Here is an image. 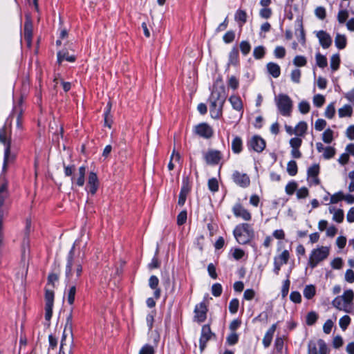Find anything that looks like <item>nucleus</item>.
Segmentation results:
<instances>
[{
  "instance_id": "1",
  "label": "nucleus",
  "mask_w": 354,
  "mask_h": 354,
  "mask_svg": "<svg viewBox=\"0 0 354 354\" xmlns=\"http://www.w3.org/2000/svg\"><path fill=\"white\" fill-rule=\"evenodd\" d=\"M226 100L225 86L221 77L214 82L209 97V110L212 118L218 119L222 116L223 105Z\"/></svg>"
},
{
  "instance_id": "2",
  "label": "nucleus",
  "mask_w": 354,
  "mask_h": 354,
  "mask_svg": "<svg viewBox=\"0 0 354 354\" xmlns=\"http://www.w3.org/2000/svg\"><path fill=\"white\" fill-rule=\"evenodd\" d=\"M74 253L75 244H73L68 253L65 268L66 279L68 283L72 281L73 279L75 281H77L82 273V263L74 258Z\"/></svg>"
},
{
  "instance_id": "3",
  "label": "nucleus",
  "mask_w": 354,
  "mask_h": 354,
  "mask_svg": "<svg viewBox=\"0 0 354 354\" xmlns=\"http://www.w3.org/2000/svg\"><path fill=\"white\" fill-rule=\"evenodd\" d=\"M354 292L349 289L345 290L344 294L341 296H337L332 301V305L344 312L351 313L354 311Z\"/></svg>"
},
{
  "instance_id": "4",
  "label": "nucleus",
  "mask_w": 354,
  "mask_h": 354,
  "mask_svg": "<svg viewBox=\"0 0 354 354\" xmlns=\"http://www.w3.org/2000/svg\"><path fill=\"white\" fill-rule=\"evenodd\" d=\"M234 235L240 244L248 243L254 235V231L248 223H243L236 227L234 230Z\"/></svg>"
},
{
  "instance_id": "5",
  "label": "nucleus",
  "mask_w": 354,
  "mask_h": 354,
  "mask_svg": "<svg viewBox=\"0 0 354 354\" xmlns=\"http://www.w3.org/2000/svg\"><path fill=\"white\" fill-rule=\"evenodd\" d=\"M274 101L282 115L286 117L290 116L292 111V101L288 95L279 94L275 97Z\"/></svg>"
},
{
  "instance_id": "6",
  "label": "nucleus",
  "mask_w": 354,
  "mask_h": 354,
  "mask_svg": "<svg viewBox=\"0 0 354 354\" xmlns=\"http://www.w3.org/2000/svg\"><path fill=\"white\" fill-rule=\"evenodd\" d=\"M329 254V249L328 247L322 246L317 249H314L310 255L308 265L314 268L317 264L326 259Z\"/></svg>"
},
{
  "instance_id": "7",
  "label": "nucleus",
  "mask_w": 354,
  "mask_h": 354,
  "mask_svg": "<svg viewBox=\"0 0 354 354\" xmlns=\"http://www.w3.org/2000/svg\"><path fill=\"white\" fill-rule=\"evenodd\" d=\"M10 131V126H4L0 129V142L6 145L5 154H4V162L3 170L6 169L7 164L9 160L10 154V142L7 140L8 133Z\"/></svg>"
},
{
  "instance_id": "8",
  "label": "nucleus",
  "mask_w": 354,
  "mask_h": 354,
  "mask_svg": "<svg viewBox=\"0 0 354 354\" xmlns=\"http://www.w3.org/2000/svg\"><path fill=\"white\" fill-rule=\"evenodd\" d=\"M213 338H216V335L214 333L209 324H205L202 327L201 335L199 340V347L201 353L205 350L208 341Z\"/></svg>"
},
{
  "instance_id": "9",
  "label": "nucleus",
  "mask_w": 354,
  "mask_h": 354,
  "mask_svg": "<svg viewBox=\"0 0 354 354\" xmlns=\"http://www.w3.org/2000/svg\"><path fill=\"white\" fill-rule=\"evenodd\" d=\"M196 134L205 139H209L213 136L214 131L208 124L203 122L196 125L194 128Z\"/></svg>"
},
{
  "instance_id": "10",
  "label": "nucleus",
  "mask_w": 354,
  "mask_h": 354,
  "mask_svg": "<svg viewBox=\"0 0 354 354\" xmlns=\"http://www.w3.org/2000/svg\"><path fill=\"white\" fill-rule=\"evenodd\" d=\"M100 181L97 174L93 171H91L88 174L86 189L91 195H95L98 189Z\"/></svg>"
},
{
  "instance_id": "11",
  "label": "nucleus",
  "mask_w": 354,
  "mask_h": 354,
  "mask_svg": "<svg viewBox=\"0 0 354 354\" xmlns=\"http://www.w3.org/2000/svg\"><path fill=\"white\" fill-rule=\"evenodd\" d=\"M205 162L208 165H217L222 159V154L220 151L209 149L204 154Z\"/></svg>"
},
{
  "instance_id": "12",
  "label": "nucleus",
  "mask_w": 354,
  "mask_h": 354,
  "mask_svg": "<svg viewBox=\"0 0 354 354\" xmlns=\"http://www.w3.org/2000/svg\"><path fill=\"white\" fill-rule=\"evenodd\" d=\"M207 306L205 302L197 304L194 308V320L201 323L207 318Z\"/></svg>"
},
{
  "instance_id": "13",
  "label": "nucleus",
  "mask_w": 354,
  "mask_h": 354,
  "mask_svg": "<svg viewBox=\"0 0 354 354\" xmlns=\"http://www.w3.org/2000/svg\"><path fill=\"white\" fill-rule=\"evenodd\" d=\"M191 190V185L188 177H184L183 179V186L179 194L178 203L179 205L183 206L187 198V196Z\"/></svg>"
},
{
  "instance_id": "14",
  "label": "nucleus",
  "mask_w": 354,
  "mask_h": 354,
  "mask_svg": "<svg viewBox=\"0 0 354 354\" xmlns=\"http://www.w3.org/2000/svg\"><path fill=\"white\" fill-rule=\"evenodd\" d=\"M248 146L257 152H261L266 147V142L259 136H254L248 141Z\"/></svg>"
},
{
  "instance_id": "15",
  "label": "nucleus",
  "mask_w": 354,
  "mask_h": 354,
  "mask_svg": "<svg viewBox=\"0 0 354 354\" xmlns=\"http://www.w3.org/2000/svg\"><path fill=\"white\" fill-rule=\"evenodd\" d=\"M233 181L238 185L242 187H247L250 184L249 176L244 173H241L235 171L232 174Z\"/></svg>"
},
{
  "instance_id": "16",
  "label": "nucleus",
  "mask_w": 354,
  "mask_h": 354,
  "mask_svg": "<svg viewBox=\"0 0 354 354\" xmlns=\"http://www.w3.org/2000/svg\"><path fill=\"white\" fill-rule=\"evenodd\" d=\"M232 211L235 216L241 217L244 221H250L252 218L251 214L241 204H236L233 207Z\"/></svg>"
},
{
  "instance_id": "17",
  "label": "nucleus",
  "mask_w": 354,
  "mask_h": 354,
  "mask_svg": "<svg viewBox=\"0 0 354 354\" xmlns=\"http://www.w3.org/2000/svg\"><path fill=\"white\" fill-rule=\"evenodd\" d=\"M86 167L81 166L78 169L76 174H74L71 178L72 183L76 184L78 187H82L85 182Z\"/></svg>"
},
{
  "instance_id": "18",
  "label": "nucleus",
  "mask_w": 354,
  "mask_h": 354,
  "mask_svg": "<svg viewBox=\"0 0 354 354\" xmlns=\"http://www.w3.org/2000/svg\"><path fill=\"white\" fill-rule=\"evenodd\" d=\"M316 36L319 39L320 45L324 48H328L331 46L332 38L326 31L319 30L316 33Z\"/></svg>"
},
{
  "instance_id": "19",
  "label": "nucleus",
  "mask_w": 354,
  "mask_h": 354,
  "mask_svg": "<svg viewBox=\"0 0 354 354\" xmlns=\"http://www.w3.org/2000/svg\"><path fill=\"white\" fill-rule=\"evenodd\" d=\"M72 328H73V314H72V311H71L66 318L64 330L62 339L61 341L60 352L64 353V341L66 339V333L68 332V333L72 335Z\"/></svg>"
},
{
  "instance_id": "20",
  "label": "nucleus",
  "mask_w": 354,
  "mask_h": 354,
  "mask_svg": "<svg viewBox=\"0 0 354 354\" xmlns=\"http://www.w3.org/2000/svg\"><path fill=\"white\" fill-rule=\"evenodd\" d=\"M308 178L310 179V182L314 185H317L320 183V180L318 178V174L319 173V167L318 165H313L310 167L308 169Z\"/></svg>"
},
{
  "instance_id": "21",
  "label": "nucleus",
  "mask_w": 354,
  "mask_h": 354,
  "mask_svg": "<svg viewBox=\"0 0 354 354\" xmlns=\"http://www.w3.org/2000/svg\"><path fill=\"white\" fill-rule=\"evenodd\" d=\"M8 183L0 180V207L3 206L5 200L8 197Z\"/></svg>"
},
{
  "instance_id": "22",
  "label": "nucleus",
  "mask_w": 354,
  "mask_h": 354,
  "mask_svg": "<svg viewBox=\"0 0 354 354\" xmlns=\"http://www.w3.org/2000/svg\"><path fill=\"white\" fill-rule=\"evenodd\" d=\"M329 212L333 214V220L338 223H341L344 221V214L342 209H335L334 207H329Z\"/></svg>"
},
{
  "instance_id": "23",
  "label": "nucleus",
  "mask_w": 354,
  "mask_h": 354,
  "mask_svg": "<svg viewBox=\"0 0 354 354\" xmlns=\"http://www.w3.org/2000/svg\"><path fill=\"white\" fill-rule=\"evenodd\" d=\"M268 72L270 75H271L273 77L277 78L279 77L281 74V68L280 66L274 62H269L266 66Z\"/></svg>"
},
{
  "instance_id": "24",
  "label": "nucleus",
  "mask_w": 354,
  "mask_h": 354,
  "mask_svg": "<svg viewBox=\"0 0 354 354\" xmlns=\"http://www.w3.org/2000/svg\"><path fill=\"white\" fill-rule=\"evenodd\" d=\"M307 130V123L305 121H301L295 127V135L298 137H304Z\"/></svg>"
},
{
  "instance_id": "25",
  "label": "nucleus",
  "mask_w": 354,
  "mask_h": 354,
  "mask_svg": "<svg viewBox=\"0 0 354 354\" xmlns=\"http://www.w3.org/2000/svg\"><path fill=\"white\" fill-rule=\"evenodd\" d=\"M239 63V50L234 47L229 54L228 66L230 65L236 66Z\"/></svg>"
},
{
  "instance_id": "26",
  "label": "nucleus",
  "mask_w": 354,
  "mask_h": 354,
  "mask_svg": "<svg viewBox=\"0 0 354 354\" xmlns=\"http://www.w3.org/2000/svg\"><path fill=\"white\" fill-rule=\"evenodd\" d=\"M24 37L26 41L28 47L31 46L32 38V26L29 24H25L24 30Z\"/></svg>"
},
{
  "instance_id": "27",
  "label": "nucleus",
  "mask_w": 354,
  "mask_h": 354,
  "mask_svg": "<svg viewBox=\"0 0 354 354\" xmlns=\"http://www.w3.org/2000/svg\"><path fill=\"white\" fill-rule=\"evenodd\" d=\"M63 60L73 62L75 61V57L74 55H69L67 50H62L57 53V62L59 64H61Z\"/></svg>"
},
{
  "instance_id": "28",
  "label": "nucleus",
  "mask_w": 354,
  "mask_h": 354,
  "mask_svg": "<svg viewBox=\"0 0 354 354\" xmlns=\"http://www.w3.org/2000/svg\"><path fill=\"white\" fill-rule=\"evenodd\" d=\"M247 13L245 10L239 9L236 10L234 19L235 21H236L239 25V27H242L244 24L247 21Z\"/></svg>"
},
{
  "instance_id": "29",
  "label": "nucleus",
  "mask_w": 354,
  "mask_h": 354,
  "mask_svg": "<svg viewBox=\"0 0 354 354\" xmlns=\"http://www.w3.org/2000/svg\"><path fill=\"white\" fill-rule=\"evenodd\" d=\"M229 101L235 110L243 112V103L240 97L232 95L229 98Z\"/></svg>"
},
{
  "instance_id": "30",
  "label": "nucleus",
  "mask_w": 354,
  "mask_h": 354,
  "mask_svg": "<svg viewBox=\"0 0 354 354\" xmlns=\"http://www.w3.org/2000/svg\"><path fill=\"white\" fill-rule=\"evenodd\" d=\"M243 149V142L240 137L236 136L232 142V149L234 153H239Z\"/></svg>"
},
{
  "instance_id": "31",
  "label": "nucleus",
  "mask_w": 354,
  "mask_h": 354,
  "mask_svg": "<svg viewBox=\"0 0 354 354\" xmlns=\"http://www.w3.org/2000/svg\"><path fill=\"white\" fill-rule=\"evenodd\" d=\"M111 109V102H109L106 106V110L104 113V125L109 128L111 127L113 122L112 117L110 115Z\"/></svg>"
},
{
  "instance_id": "32",
  "label": "nucleus",
  "mask_w": 354,
  "mask_h": 354,
  "mask_svg": "<svg viewBox=\"0 0 354 354\" xmlns=\"http://www.w3.org/2000/svg\"><path fill=\"white\" fill-rule=\"evenodd\" d=\"M335 46L339 49H344L346 46V37L344 35L337 34L335 39Z\"/></svg>"
},
{
  "instance_id": "33",
  "label": "nucleus",
  "mask_w": 354,
  "mask_h": 354,
  "mask_svg": "<svg viewBox=\"0 0 354 354\" xmlns=\"http://www.w3.org/2000/svg\"><path fill=\"white\" fill-rule=\"evenodd\" d=\"M339 116L340 118L351 117L353 113V109L350 105H344L338 111Z\"/></svg>"
},
{
  "instance_id": "34",
  "label": "nucleus",
  "mask_w": 354,
  "mask_h": 354,
  "mask_svg": "<svg viewBox=\"0 0 354 354\" xmlns=\"http://www.w3.org/2000/svg\"><path fill=\"white\" fill-rule=\"evenodd\" d=\"M76 294L75 285L71 286L67 292V301L70 305H73L75 302V297Z\"/></svg>"
},
{
  "instance_id": "35",
  "label": "nucleus",
  "mask_w": 354,
  "mask_h": 354,
  "mask_svg": "<svg viewBox=\"0 0 354 354\" xmlns=\"http://www.w3.org/2000/svg\"><path fill=\"white\" fill-rule=\"evenodd\" d=\"M298 167L295 160H290L287 164V172L289 175L294 176L297 174Z\"/></svg>"
},
{
  "instance_id": "36",
  "label": "nucleus",
  "mask_w": 354,
  "mask_h": 354,
  "mask_svg": "<svg viewBox=\"0 0 354 354\" xmlns=\"http://www.w3.org/2000/svg\"><path fill=\"white\" fill-rule=\"evenodd\" d=\"M315 295V288L313 285L306 286L304 290V295L308 299H312Z\"/></svg>"
},
{
  "instance_id": "37",
  "label": "nucleus",
  "mask_w": 354,
  "mask_h": 354,
  "mask_svg": "<svg viewBox=\"0 0 354 354\" xmlns=\"http://www.w3.org/2000/svg\"><path fill=\"white\" fill-rule=\"evenodd\" d=\"M274 259H277V261L280 262V263L286 264L290 259V252L288 250H283L281 254L277 257H275Z\"/></svg>"
},
{
  "instance_id": "38",
  "label": "nucleus",
  "mask_w": 354,
  "mask_h": 354,
  "mask_svg": "<svg viewBox=\"0 0 354 354\" xmlns=\"http://www.w3.org/2000/svg\"><path fill=\"white\" fill-rule=\"evenodd\" d=\"M317 319H318V315L315 312L311 311V312L308 313L306 315V324L308 326H312L314 324H315Z\"/></svg>"
},
{
  "instance_id": "39",
  "label": "nucleus",
  "mask_w": 354,
  "mask_h": 354,
  "mask_svg": "<svg viewBox=\"0 0 354 354\" xmlns=\"http://www.w3.org/2000/svg\"><path fill=\"white\" fill-rule=\"evenodd\" d=\"M315 58H316L317 65L319 67L325 68L327 66V64H328L327 59L324 55H322L320 53H317Z\"/></svg>"
},
{
  "instance_id": "40",
  "label": "nucleus",
  "mask_w": 354,
  "mask_h": 354,
  "mask_svg": "<svg viewBox=\"0 0 354 354\" xmlns=\"http://www.w3.org/2000/svg\"><path fill=\"white\" fill-rule=\"evenodd\" d=\"M322 140L325 143H330L333 140V131L327 129L322 134Z\"/></svg>"
},
{
  "instance_id": "41",
  "label": "nucleus",
  "mask_w": 354,
  "mask_h": 354,
  "mask_svg": "<svg viewBox=\"0 0 354 354\" xmlns=\"http://www.w3.org/2000/svg\"><path fill=\"white\" fill-rule=\"evenodd\" d=\"M340 64V58L339 55H333L330 58V67L333 71L339 68Z\"/></svg>"
},
{
  "instance_id": "42",
  "label": "nucleus",
  "mask_w": 354,
  "mask_h": 354,
  "mask_svg": "<svg viewBox=\"0 0 354 354\" xmlns=\"http://www.w3.org/2000/svg\"><path fill=\"white\" fill-rule=\"evenodd\" d=\"M266 53L265 48L262 46H259L254 48L253 51V55L255 59H259L264 57Z\"/></svg>"
},
{
  "instance_id": "43",
  "label": "nucleus",
  "mask_w": 354,
  "mask_h": 354,
  "mask_svg": "<svg viewBox=\"0 0 354 354\" xmlns=\"http://www.w3.org/2000/svg\"><path fill=\"white\" fill-rule=\"evenodd\" d=\"M45 301H46L45 306H53L54 292L53 290H46Z\"/></svg>"
},
{
  "instance_id": "44",
  "label": "nucleus",
  "mask_w": 354,
  "mask_h": 354,
  "mask_svg": "<svg viewBox=\"0 0 354 354\" xmlns=\"http://www.w3.org/2000/svg\"><path fill=\"white\" fill-rule=\"evenodd\" d=\"M180 160V153H176L175 151L174 150L172 154H171V159H170V161L169 162V165H168V169L169 170H173L174 168V164L173 163V161L174 160L175 162H179Z\"/></svg>"
},
{
  "instance_id": "45",
  "label": "nucleus",
  "mask_w": 354,
  "mask_h": 354,
  "mask_svg": "<svg viewBox=\"0 0 354 354\" xmlns=\"http://www.w3.org/2000/svg\"><path fill=\"white\" fill-rule=\"evenodd\" d=\"M239 306V301L237 299H232L229 304V310L232 314L237 313Z\"/></svg>"
},
{
  "instance_id": "46",
  "label": "nucleus",
  "mask_w": 354,
  "mask_h": 354,
  "mask_svg": "<svg viewBox=\"0 0 354 354\" xmlns=\"http://www.w3.org/2000/svg\"><path fill=\"white\" fill-rule=\"evenodd\" d=\"M325 116L329 119H331L334 117L335 114V109L334 103H330L327 106L325 110Z\"/></svg>"
},
{
  "instance_id": "47",
  "label": "nucleus",
  "mask_w": 354,
  "mask_h": 354,
  "mask_svg": "<svg viewBox=\"0 0 354 354\" xmlns=\"http://www.w3.org/2000/svg\"><path fill=\"white\" fill-rule=\"evenodd\" d=\"M240 49L243 55H247L251 50V46L247 41H242L240 43Z\"/></svg>"
},
{
  "instance_id": "48",
  "label": "nucleus",
  "mask_w": 354,
  "mask_h": 354,
  "mask_svg": "<svg viewBox=\"0 0 354 354\" xmlns=\"http://www.w3.org/2000/svg\"><path fill=\"white\" fill-rule=\"evenodd\" d=\"M297 189V184L295 181L290 182L286 186V192L288 195H292Z\"/></svg>"
},
{
  "instance_id": "49",
  "label": "nucleus",
  "mask_w": 354,
  "mask_h": 354,
  "mask_svg": "<svg viewBox=\"0 0 354 354\" xmlns=\"http://www.w3.org/2000/svg\"><path fill=\"white\" fill-rule=\"evenodd\" d=\"M289 143L292 149H299L302 145V139L297 136L291 138Z\"/></svg>"
},
{
  "instance_id": "50",
  "label": "nucleus",
  "mask_w": 354,
  "mask_h": 354,
  "mask_svg": "<svg viewBox=\"0 0 354 354\" xmlns=\"http://www.w3.org/2000/svg\"><path fill=\"white\" fill-rule=\"evenodd\" d=\"M239 340V335L235 332H232L227 337L226 342L229 345H234Z\"/></svg>"
},
{
  "instance_id": "51",
  "label": "nucleus",
  "mask_w": 354,
  "mask_h": 354,
  "mask_svg": "<svg viewBox=\"0 0 354 354\" xmlns=\"http://www.w3.org/2000/svg\"><path fill=\"white\" fill-rule=\"evenodd\" d=\"M306 57L301 55H297L293 59V64L297 66H304L306 65Z\"/></svg>"
},
{
  "instance_id": "52",
  "label": "nucleus",
  "mask_w": 354,
  "mask_h": 354,
  "mask_svg": "<svg viewBox=\"0 0 354 354\" xmlns=\"http://www.w3.org/2000/svg\"><path fill=\"white\" fill-rule=\"evenodd\" d=\"M325 102V97L324 95L317 94L313 97V103L317 107H321Z\"/></svg>"
},
{
  "instance_id": "53",
  "label": "nucleus",
  "mask_w": 354,
  "mask_h": 354,
  "mask_svg": "<svg viewBox=\"0 0 354 354\" xmlns=\"http://www.w3.org/2000/svg\"><path fill=\"white\" fill-rule=\"evenodd\" d=\"M187 218V213L186 210L180 212L177 216V224L182 225L186 223Z\"/></svg>"
},
{
  "instance_id": "54",
  "label": "nucleus",
  "mask_w": 354,
  "mask_h": 354,
  "mask_svg": "<svg viewBox=\"0 0 354 354\" xmlns=\"http://www.w3.org/2000/svg\"><path fill=\"white\" fill-rule=\"evenodd\" d=\"M344 195L342 192H339L333 195H332L330 198V203L335 204L338 203L339 201L344 200Z\"/></svg>"
},
{
  "instance_id": "55",
  "label": "nucleus",
  "mask_w": 354,
  "mask_h": 354,
  "mask_svg": "<svg viewBox=\"0 0 354 354\" xmlns=\"http://www.w3.org/2000/svg\"><path fill=\"white\" fill-rule=\"evenodd\" d=\"M227 85L232 89L236 90L239 86V82L235 76H231L229 77Z\"/></svg>"
},
{
  "instance_id": "56",
  "label": "nucleus",
  "mask_w": 354,
  "mask_h": 354,
  "mask_svg": "<svg viewBox=\"0 0 354 354\" xmlns=\"http://www.w3.org/2000/svg\"><path fill=\"white\" fill-rule=\"evenodd\" d=\"M310 104L306 101H302L299 104V110L303 114L308 113L310 111Z\"/></svg>"
},
{
  "instance_id": "57",
  "label": "nucleus",
  "mask_w": 354,
  "mask_h": 354,
  "mask_svg": "<svg viewBox=\"0 0 354 354\" xmlns=\"http://www.w3.org/2000/svg\"><path fill=\"white\" fill-rule=\"evenodd\" d=\"M222 286L220 283H214L212 286V293L214 297H219L222 293Z\"/></svg>"
},
{
  "instance_id": "58",
  "label": "nucleus",
  "mask_w": 354,
  "mask_h": 354,
  "mask_svg": "<svg viewBox=\"0 0 354 354\" xmlns=\"http://www.w3.org/2000/svg\"><path fill=\"white\" fill-rule=\"evenodd\" d=\"M348 17V12L346 10H341L337 15V20L339 23L344 24Z\"/></svg>"
},
{
  "instance_id": "59",
  "label": "nucleus",
  "mask_w": 354,
  "mask_h": 354,
  "mask_svg": "<svg viewBox=\"0 0 354 354\" xmlns=\"http://www.w3.org/2000/svg\"><path fill=\"white\" fill-rule=\"evenodd\" d=\"M351 322V318L348 315H344L339 319V326L342 330H346Z\"/></svg>"
},
{
  "instance_id": "60",
  "label": "nucleus",
  "mask_w": 354,
  "mask_h": 354,
  "mask_svg": "<svg viewBox=\"0 0 354 354\" xmlns=\"http://www.w3.org/2000/svg\"><path fill=\"white\" fill-rule=\"evenodd\" d=\"M335 154V148L332 147H327L324 149V158L326 159H329V158H333Z\"/></svg>"
},
{
  "instance_id": "61",
  "label": "nucleus",
  "mask_w": 354,
  "mask_h": 354,
  "mask_svg": "<svg viewBox=\"0 0 354 354\" xmlns=\"http://www.w3.org/2000/svg\"><path fill=\"white\" fill-rule=\"evenodd\" d=\"M274 54L277 58H283L286 55V49L283 46H277L274 49Z\"/></svg>"
},
{
  "instance_id": "62",
  "label": "nucleus",
  "mask_w": 354,
  "mask_h": 354,
  "mask_svg": "<svg viewBox=\"0 0 354 354\" xmlns=\"http://www.w3.org/2000/svg\"><path fill=\"white\" fill-rule=\"evenodd\" d=\"M235 39V33L232 30L227 31L223 36V41L227 43L232 42Z\"/></svg>"
},
{
  "instance_id": "63",
  "label": "nucleus",
  "mask_w": 354,
  "mask_h": 354,
  "mask_svg": "<svg viewBox=\"0 0 354 354\" xmlns=\"http://www.w3.org/2000/svg\"><path fill=\"white\" fill-rule=\"evenodd\" d=\"M317 344L319 346V354H328V348L324 341L323 339H319Z\"/></svg>"
},
{
  "instance_id": "64",
  "label": "nucleus",
  "mask_w": 354,
  "mask_h": 354,
  "mask_svg": "<svg viewBox=\"0 0 354 354\" xmlns=\"http://www.w3.org/2000/svg\"><path fill=\"white\" fill-rule=\"evenodd\" d=\"M154 348L149 344L145 345L140 351L139 354H154Z\"/></svg>"
}]
</instances>
